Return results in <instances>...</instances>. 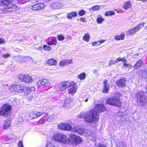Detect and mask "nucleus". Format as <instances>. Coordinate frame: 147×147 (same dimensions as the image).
<instances>
[{
    "mask_svg": "<svg viewBox=\"0 0 147 147\" xmlns=\"http://www.w3.org/2000/svg\"><path fill=\"white\" fill-rule=\"evenodd\" d=\"M78 117L80 118H84L85 121L88 123L94 126L99 120V115L97 112L91 110L87 112H82L78 115Z\"/></svg>",
    "mask_w": 147,
    "mask_h": 147,
    "instance_id": "f257e3e1",
    "label": "nucleus"
},
{
    "mask_svg": "<svg viewBox=\"0 0 147 147\" xmlns=\"http://www.w3.org/2000/svg\"><path fill=\"white\" fill-rule=\"evenodd\" d=\"M58 128L63 130L70 131L76 133L80 135H84V132L86 133V130L82 126L80 125H74L72 129L71 124L67 123H62L57 125Z\"/></svg>",
    "mask_w": 147,
    "mask_h": 147,
    "instance_id": "f03ea898",
    "label": "nucleus"
},
{
    "mask_svg": "<svg viewBox=\"0 0 147 147\" xmlns=\"http://www.w3.org/2000/svg\"><path fill=\"white\" fill-rule=\"evenodd\" d=\"M121 95L119 92H117L115 94V96L108 98L106 101L107 104L120 107L121 105V102L119 100V97Z\"/></svg>",
    "mask_w": 147,
    "mask_h": 147,
    "instance_id": "7ed1b4c3",
    "label": "nucleus"
},
{
    "mask_svg": "<svg viewBox=\"0 0 147 147\" xmlns=\"http://www.w3.org/2000/svg\"><path fill=\"white\" fill-rule=\"evenodd\" d=\"M52 139L59 142L67 144H69V140L67 137L60 133L53 135Z\"/></svg>",
    "mask_w": 147,
    "mask_h": 147,
    "instance_id": "20e7f679",
    "label": "nucleus"
},
{
    "mask_svg": "<svg viewBox=\"0 0 147 147\" xmlns=\"http://www.w3.org/2000/svg\"><path fill=\"white\" fill-rule=\"evenodd\" d=\"M144 94L142 91H140L136 94L137 102L141 106L145 105L146 103Z\"/></svg>",
    "mask_w": 147,
    "mask_h": 147,
    "instance_id": "39448f33",
    "label": "nucleus"
},
{
    "mask_svg": "<svg viewBox=\"0 0 147 147\" xmlns=\"http://www.w3.org/2000/svg\"><path fill=\"white\" fill-rule=\"evenodd\" d=\"M11 107L9 104H6L0 108V115L5 116L11 112Z\"/></svg>",
    "mask_w": 147,
    "mask_h": 147,
    "instance_id": "423d86ee",
    "label": "nucleus"
},
{
    "mask_svg": "<svg viewBox=\"0 0 147 147\" xmlns=\"http://www.w3.org/2000/svg\"><path fill=\"white\" fill-rule=\"evenodd\" d=\"M18 78L21 81L26 83H31L33 79L31 76L27 74H20L18 76Z\"/></svg>",
    "mask_w": 147,
    "mask_h": 147,
    "instance_id": "0eeeda50",
    "label": "nucleus"
},
{
    "mask_svg": "<svg viewBox=\"0 0 147 147\" xmlns=\"http://www.w3.org/2000/svg\"><path fill=\"white\" fill-rule=\"evenodd\" d=\"M68 81H64L61 83L56 88L58 91H63L69 88L72 84V82Z\"/></svg>",
    "mask_w": 147,
    "mask_h": 147,
    "instance_id": "6e6552de",
    "label": "nucleus"
},
{
    "mask_svg": "<svg viewBox=\"0 0 147 147\" xmlns=\"http://www.w3.org/2000/svg\"><path fill=\"white\" fill-rule=\"evenodd\" d=\"M144 23L142 22L136 26L135 27L132 28L128 30L126 33V34L129 35L134 34V33L139 30H140L144 26Z\"/></svg>",
    "mask_w": 147,
    "mask_h": 147,
    "instance_id": "1a4fd4ad",
    "label": "nucleus"
},
{
    "mask_svg": "<svg viewBox=\"0 0 147 147\" xmlns=\"http://www.w3.org/2000/svg\"><path fill=\"white\" fill-rule=\"evenodd\" d=\"M51 84L50 81L46 79L40 80L36 83V86L38 88H41L42 87L45 88Z\"/></svg>",
    "mask_w": 147,
    "mask_h": 147,
    "instance_id": "9d476101",
    "label": "nucleus"
},
{
    "mask_svg": "<svg viewBox=\"0 0 147 147\" xmlns=\"http://www.w3.org/2000/svg\"><path fill=\"white\" fill-rule=\"evenodd\" d=\"M16 89V92L19 93H28L29 92L31 91V88L23 85L17 84Z\"/></svg>",
    "mask_w": 147,
    "mask_h": 147,
    "instance_id": "9b49d317",
    "label": "nucleus"
},
{
    "mask_svg": "<svg viewBox=\"0 0 147 147\" xmlns=\"http://www.w3.org/2000/svg\"><path fill=\"white\" fill-rule=\"evenodd\" d=\"M69 138V141L75 145H78L82 142V139L80 137L74 134L71 135Z\"/></svg>",
    "mask_w": 147,
    "mask_h": 147,
    "instance_id": "f8f14e48",
    "label": "nucleus"
},
{
    "mask_svg": "<svg viewBox=\"0 0 147 147\" xmlns=\"http://www.w3.org/2000/svg\"><path fill=\"white\" fill-rule=\"evenodd\" d=\"M17 8V6L11 3L5 5L2 10L3 12H11L15 11Z\"/></svg>",
    "mask_w": 147,
    "mask_h": 147,
    "instance_id": "ddd939ff",
    "label": "nucleus"
},
{
    "mask_svg": "<svg viewBox=\"0 0 147 147\" xmlns=\"http://www.w3.org/2000/svg\"><path fill=\"white\" fill-rule=\"evenodd\" d=\"M45 7V4L44 3H39L34 4L32 6L31 9L34 11H37L43 9Z\"/></svg>",
    "mask_w": 147,
    "mask_h": 147,
    "instance_id": "4468645a",
    "label": "nucleus"
},
{
    "mask_svg": "<svg viewBox=\"0 0 147 147\" xmlns=\"http://www.w3.org/2000/svg\"><path fill=\"white\" fill-rule=\"evenodd\" d=\"M70 88L68 90V93L72 96H73L76 92L77 88L76 83L74 82H72V84L69 87Z\"/></svg>",
    "mask_w": 147,
    "mask_h": 147,
    "instance_id": "2eb2a0df",
    "label": "nucleus"
},
{
    "mask_svg": "<svg viewBox=\"0 0 147 147\" xmlns=\"http://www.w3.org/2000/svg\"><path fill=\"white\" fill-rule=\"evenodd\" d=\"M95 111L100 113L103 112L106 110V108L105 106L102 104H99L96 105L93 110Z\"/></svg>",
    "mask_w": 147,
    "mask_h": 147,
    "instance_id": "dca6fc26",
    "label": "nucleus"
},
{
    "mask_svg": "<svg viewBox=\"0 0 147 147\" xmlns=\"http://www.w3.org/2000/svg\"><path fill=\"white\" fill-rule=\"evenodd\" d=\"M43 113L41 112H32L29 113V118L30 119H32L40 116Z\"/></svg>",
    "mask_w": 147,
    "mask_h": 147,
    "instance_id": "f3484780",
    "label": "nucleus"
},
{
    "mask_svg": "<svg viewBox=\"0 0 147 147\" xmlns=\"http://www.w3.org/2000/svg\"><path fill=\"white\" fill-rule=\"evenodd\" d=\"M51 8L54 9H57L62 8L63 7L62 3L57 2L52 3L50 5Z\"/></svg>",
    "mask_w": 147,
    "mask_h": 147,
    "instance_id": "a211bd4d",
    "label": "nucleus"
},
{
    "mask_svg": "<svg viewBox=\"0 0 147 147\" xmlns=\"http://www.w3.org/2000/svg\"><path fill=\"white\" fill-rule=\"evenodd\" d=\"M103 85L104 86L102 89L103 92L104 93L108 92L110 87L109 85L107 83V80H105L104 81Z\"/></svg>",
    "mask_w": 147,
    "mask_h": 147,
    "instance_id": "6ab92c4d",
    "label": "nucleus"
},
{
    "mask_svg": "<svg viewBox=\"0 0 147 147\" xmlns=\"http://www.w3.org/2000/svg\"><path fill=\"white\" fill-rule=\"evenodd\" d=\"M126 81V80L124 78L121 79L117 82V84L119 87H125L126 86L125 82Z\"/></svg>",
    "mask_w": 147,
    "mask_h": 147,
    "instance_id": "aec40b11",
    "label": "nucleus"
},
{
    "mask_svg": "<svg viewBox=\"0 0 147 147\" xmlns=\"http://www.w3.org/2000/svg\"><path fill=\"white\" fill-rule=\"evenodd\" d=\"M71 103L72 101L71 98L66 99L64 102V104L63 106L65 108H68L71 106Z\"/></svg>",
    "mask_w": 147,
    "mask_h": 147,
    "instance_id": "412c9836",
    "label": "nucleus"
},
{
    "mask_svg": "<svg viewBox=\"0 0 147 147\" xmlns=\"http://www.w3.org/2000/svg\"><path fill=\"white\" fill-rule=\"evenodd\" d=\"M144 65V63L141 60H138L134 66L135 69H138Z\"/></svg>",
    "mask_w": 147,
    "mask_h": 147,
    "instance_id": "4be33fe9",
    "label": "nucleus"
},
{
    "mask_svg": "<svg viewBox=\"0 0 147 147\" xmlns=\"http://www.w3.org/2000/svg\"><path fill=\"white\" fill-rule=\"evenodd\" d=\"M47 63L49 65H55L57 64V61L53 59H48Z\"/></svg>",
    "mask_w": 147,
    "mask_h": 147,
    "instance_id": "5701e85b",
    "label": "nucleus"
},
{
    "mask_svg": "<svg viewBox=\"0 0 147 147\" xmlns=\"http://www.w3.org/2000/svg\"><path fill=\"white\" fill-rule=\"evenodd\" d=\"M72 63V59L70 60L67 59L65 60H63L61 61L59 63V65L61 66H63L69 63L70 64Z\"/></svg>",
    "mask_w": 147,
    "mask_h": 147,
    "instance_id": "b1692460",
    "label": "nucleus"
},
{
    "mask_svg": "<svg viewBox=\"0 0 147 147\" xmlns=\"http://www.w3.org/2000/svg\"><path fill=\"white\" fill-rule=\"evenodd\" d=\"M49 117L48 114H45L44 117L39 121V123L40 124H42L47 121V117Z\"/></svg>",
    "mask_w": 147,
    "mask_h": 147,
    "instance_id": "393cba45",
    "label": "nucleus"
},
{
    "mask_svg": "<svg viewBox=\"0 0 147 147\" xmlns=\"http://www.w3.org/2000/svg\"><path fill=\"white\" fill-rule=\"evenodd\" d=\"M131 5V4L130 1H126L124 3L123 8L125 9H127L130 8Z\"/></svg>",
    "mask_w": 147,
    "mask_h": 147,
    "instance_id": "a878e982",
    "label": "nucleus"
},
{
    "mask_svg": "<svg viewBox=\"0 0 147 147\" xmlns=\"http://www.w3.org/2000/svg\"><path fill=\"white\" fill-rule=\"evenodd\" d=\"M12 0H0V5H7L11 3Z\"/></svg>",
    "mask_w": 147,
    "mask_h": 147,
    "instance_id": "bb28decb",
    "label": "nucleus"
},
{
    "mask_svg": "<svg viewBox=\"0 0 147 147\" xmlns=\"http://www.w3.org/2000/svg\"><path fill=\"white\" fill-rule=\"evenodd\" d=\"M77 15V13L75 12H72L67 14V16L69 19H71L73 17H74Z\"/></svg>",
    "mask_w": 147,
    "mask_h": 147,
    "instance_id": "cd10ccee",
    "label": "nucleus"
},
{
    "mask_svg": "<svg viewBox=\"0 0 147 147\" xmlns=\"http://www.w3.org/2000/svg\"><path fill=\"white\" fill-rule=\"evenodd\" d=\"M125 34L122 33L120 35H117L115 36V39L117 40H123L124 39Z\"/></svg>",
    "mask_w": 147,
    "mask_h": 147,
    "instance_id": "c85d7f7f",
    "label": "nucleus"
},
{
    "mask_svg": "<svg viewBox=\"0 0 147 147\" xmlns=\"http://www.w3.org/2000/svg\"><path fill=\"white\" fill-rule=\"evenodd\" d=\"M24 59V62L27 63L32 62L33 61L32 58L30 56H25Z\"/></svg>",
    "mask_w": 147,
    "mask_h": 147,
    "instance_id": "c756f323",
    "label": "nucleus"
},
{
    "mask_svg": "<svg viewBox=\"0 0 147 147\" xmlns=\"http://www.w3.org/2000/svg\"><path fill=\"white\" fill-rule=\"evenodd\" d=\"M90 38V36L88 33L84 34V36L83 37L82 39L83 40L88 42Z\"/></svg>",
    "mask_w": 147,
    "mask_h": 147,
    "instance_id": "7c9ffc66",
    "label": "nucleus"
},
{
    "mask_svg": "<svg viewBox=\"0 0 147 147\" xmlns=\"http://www.w3.org/2000/svg\"><path fill=\"white\" fill-rule=\"evenodd\" d=\"M96 20L98 24H100L103 22L104 20V19L101 16L99 15L98 16Z\"/></svg>",
    "mask_w": 147,
    "mask_h": 147,
    "instance_id": "2f4dec72",
    "label": "nucleus"
},
{
    "mask_svg": "<svg viewBox=\"0 0 147 147\" xmlns=\"http://www.w3.org/2000/svg\"><path fill=\"white\" fill-rule=\"evenodd\" d=\"M8 88L11 92H16V85H10Z\"/></svg>",
    "mask_w": 147,
    "mask_h": 147,
    "instance_id": "473e14b6",
    "label": "nucleus"
},
{
    "mask_svg": "<svg viewBox=\"0 0 147 147\" xmlns=\"http://www.w3.org/2000/svg\"><path fill=\"white\" fill-rule=\"evenodd\" d=\"M86 74L84 72H82L78 75V78L81 80H84L86 78Z\"/></svg>",
    "mask_w": 147,
    "mask_h": 147,
    "instance_id": "72a5a7b5",
    "label": "nucleus"
},
{
    "mask_svg": "<svg viewBox=\"0 0 147 147\" xmlns=\"http://www.w3.org/2000/svg\"><path fill=\"white\" fill-rule=\"evenodd\" d=\"M11 123L9 121H5L3 125L4 128L5 129H7L11 126Z\"/></svg>",
    "mask_w": 147,
    "mask_h": 147,
    "instance_id": "f704fd0d",
    "label": "nucleus"
},
{
    "mask_svg": "<svg viewBox=\"0 0 147 147\" xmlns=\"http://www.w3.org/2000/svg\"><path fill=\"white\" fill-rule=\"evenodd\" d=\"M24 56H17L16 57V59H17L18 61L20 62H24Z\"/></svg>",
    "mask_w": 147,
    "mask_h": 147,
    "instance_id": "c9c22d12",
    "label": "nucleus"
},
{
    "mask_svg": "<svg viewBox=\"0 0 147 147\" xmlns=\"http://www.w3.org/2000/svg\"><path fill=\"white\" fill-rule=\"evenodd\" d=\"M43 48L44 50L48 51H49L51 49V47L46 45H43Z\"/></svg>",
    "mask_w": 147,
    "mask_h": 147,
    "instance_id": "e433bc0d",
    "label": "nucleus"
},
{
    "mask_svg": "<svg viewBox=\"0 0 147 147\" xmlns=\"http://www.w3.org/2000/svg\"><path fill=\"white\" fill-rule=\"evenodd\" d=\"M115 14V12L113 11H108L105 13V15L106 16H108L114 15Z\"/></svg>",
    "mask_w": 147,
    "mask_h": 147,
    "instance_id": "4c0bfd02",
    "label": "nucleus"
},
{
    "mask_svg": "<svg viewBox=\"0 0 147 147\" xmlns=\"http://www.w3.org/2000/svg\"><path fill=\"white\" fill-rule=\"evenodd\" d=\"M91 9L93 11H98L100 9V7L98 5H96L91 8Z\"/></svg>",
    "mask_w": 147,
    "mask_h": 147,
    "instance_id": "58836bf2",
    "label": "nucleus"
},
{
    "mask_svg": "<svg viewBox=\"0 0 147 147\" xmlns=\"http://www.w3.org/2000/svg\"><path fill=\"white\" fill-rule=\"evenodd\" d=\"M57 38L59 41H62L64 39V36L63 34L58 35L57 36Z\"/></svg>",
    "mask_w": 147,
    "mask_h": 147,
    "instance_id": "ea45409f",
    "label": "nucleus"
},
{
    "mask_svg": "<svg viewBox=\"0 0 147 147\" xmlns=\"http://www.w3.org/2000/svg\"><path fill=\"white\" fill-rule=\"evenodd\" d=\"M32 91V90H31V91L29 92L28 93H27V94H28L27 95V97L28 98V99L29 100H30L31 99H32L33 97L32 94H29V93L30 92H31Z\"/></svg>",
    "mask_w": 147,
    "mask_h": 147,
    "instance_id": "a19ab883",
    "label": "nucleus"
},
{
    "mask_svg": "<svg viewBox=\"0 0 147 147\" xmlns=\"http://www.w3.org/2000/svg\"><path fill=\"white\" fill-rule=\"evenodd\" d=\"M54 115H52L50 116L49 115H48L49 117H47V121H52V120H53V117Z\"/></svg>",
    "mask_w": 147,
    "mask_h": 147,
    "instance_id": "79ce46f5",
    "label": "nucleus"
},
{
    "mask_svg": "<svg viewBox=\"0 0 147 147\" xmlns=\"http://www.w3.org/2000/svg\"><path fill=\"white\" fill-rule=\"evenodd\" d=\"M116 63L115 61H113L112 60H110L109 63L108 65L111 66V65L113 64H115Z\"/></svg>",
    "mask_w": 147,
    "mask_h": 147,
    "instance_id": "37998d69",
    "label": "nucleus"
},
{
    "mask_svg": "<svg viewBox=\"0 0 147 147\" xmlns=\"http://www.w3.org/2000/svg\"><path fill=\"white\" fill-rule=\"evenodd\" d=\"M52 45H56L57 43V40L55 39H53L51 40Z\"/></svg>",
    "mask_w": 147,
    "mask_h": 147,
    "instance_id": "c03bdc74",
    "label": "nucleus"
},
{
    "mask_svg": "<svg viewBox=\"0 0 147 147\" xmlns=\"http://www.w3.org/2000/svg\"><path fill=\"white\" fill-rule=\"evenodd\" d=\"M85 13V11L83 10H81L78 12L79 15L80 16H82Z\"/></svg>",
    "mask_w": 147,
    "mask_h": 147,
    "instance_id": "a18cd8bd",
    "label": "nucleus"
},
{
    "mask_svg": "<svg viewBox=\"0 0 147 147\" xmlns=\"http://www.w3.org/2000/svg\"><path fill=\"white\" fill-rule=\"evenodd\" d=\"M18 145L19 147H24L23 142L20 140H19Z\"/></svg>",
    "mask_w": 147,
    "mask_h": 147,
    "instance_id": "49530a36",
    "label": "nucleus"
},
{
    "mask_svg": "<svg viewBox=\"0 0 147 147\" xmlns=\"http://www.w3.org/2000/svg\"><path fill=\"white\" fill-rule=\"evenodd\" d=\"M46 147H55V146L51 144L50 143H48L46 146Z\"/></svg>",
    "mask_w": 147,
    "mask_h": 147,
    "instance_id": "de8ad7c7",
    "label": "nucleus"
},
{
    "mask_svg": "<svg viewBox=\"0 0 147 147\" xmlns=\"http://www.w3.org/2000/svg\"><path fill=\"white\" fill-rule=\"evenodd\" d=\"M126 144H123L122 142H120L118 145V147H126Z\"/></svg>",
    "mask_w": 147,
    "mask_h": 147,
    "instance_id": "09e8293b",
    "label": "nucleus"
},
{
    "mask_svg": "<svg viewBox=\"0 0 147 147\" xmlns=\"http://www.w3.org/2000/svg\"><path fill=\"white\" fill-rule=\"evenodd\" d=\"M10 55L9 54H4L3 55V58H7L8 57L10 56Z\"/></svg>",
    "mask_w": 147,
    "mask_h": 147,
    "instance_id": "8fccbe9b",
    "label": "nucleus"
},
{
    "mask_svg": "<svg viewBox=\"0 0 147 147\" xmlns=\"http://www.w3.org/2000/svg\"><path fill=\"white\" fill-rule=\"evenodd\" d=\"M5 42V40L2 38H0V44H3Z\"/></svg>",
    "mask_w": 147,
    "mask_h": 147,
    "instance_id": "3c124183",
    "label": "nucleus"
},
{
    "mask_svg": "<svg viewBox=\"0 0 147 147\" xmlns=\"http://www.w3.org/2000/svg\"><path fill=\"white\" fill-rule=\"evenodd\" d=\"M106 40L102 39L98 41V42L99 43V45H100L102 43L104 42Z\"/></svg>",
    "mask_w": 147,
    "mask_h": 147,
    "instance_id": "603ef678",
    "label": "nucleus"
},
{
    "mask_svg": "<svg viewBox=\"0 0 147 147\" xmlns=\"http://www.w3.org/2000/svg\"><path fill=\"white\" fill-rule=\"evenodd\" d=\"M88 97H86V98H85V97H83L82 98L84 99L83 100L85 101V102H87L88 99Z\"/></svg>",
    "mask_w": 147,
    "mask_h": 147,
    "instance_id": "864d4df0",
    "label": "nucleus"
},
{
    "mask_svg": "<svg viewBox=\"0 0 147 147\" xmlns=\"http://www.w3.org/2000/svg\"><path fill=\"white\" fill-rule=\"evenodd\" d=\"M115 61L116 63H117L118 62H119L121 61V58H120V57L118 58H117Z\"/></svg>",
    "mask_w": 147,
    "mask_h": 147,
    "instance_id": "5fc2aeb1",
    "label": "nucleus"
},
{
    "mask_svg": "<svg viewBox=\"0 0 147 147\" xmlns=\"http://www.w3.org/2000/svg\"><path fill=\"white\" fill-rule=\"evenodd\" d=\"M94 147H107V146L104 144H101L97 146H95Z\"/></svg>",
    "mask_w": 147,
    "mask_h": 147,
    "instance_id": "6e6d98bb",
    "label": "nucleus"
},
{
    "mask_svg": "<svg viewBox=\"0 0 147 147\" xmlns=\"http://www.w3.org/2000/svg\"><path fill=\"white\" fill-rule=\"evenodd\" d=\"M98 41L97 42H94L92 43V45L93 46H95L96 45H98Z\"/></svg>",
    "mask_w": 147,
    "mask_h": 147,
    "instance_id": "4d7b16f0",
    "label": "nucleus"
},
{
    "mask_svg": "<svg viewBox=\"0 0 147 147\" xmlns=\"http://www.w3.org/2000/svg\"><path fill=\"white\" fill-rule=\"evenodd\" d=\"M125 67H130L131 66V65L129 63H127L124 66Z\"/></svg>",
    "mask_w": 147,
    "mask_h": 147,
    "instance_id": "13d9d810",
    "label": "nucleus"
},
{
    "mask_svg": "<svg viewBox=\"0 0 147 147\" xmlns=\"http://www.w3.org/2000/svg\"><path fill=\"white\" fill-rule=\"evenodd\" d=\"M40 0H32V3H35L38 2Z\"/></svg>",
    "mask_w": 147,
    "mask_h": 147,
    "instance_id": "bf43d9fd",
    "label": "nucleus"
},
{
    "mask_svg": "<svg viewBox=\"0 0 147 147\" xmlns=\"http://www.w3.org/2000/svg\"><path fill=\"white\" fill-rule=\"evenodd\" d=\"M126 61V59L124 58H121V61H122L123 62Z\"/></svg>",
    "mask_w": 147,
    "mask_h": 147,
    "instance_id": "052dcab7",
    "label": "nucleus"
},
{
    "mask_svg": "<svg viewBox=\"0 0 147 147\" xmlns=\"http://www.w3.org/2000/svg\"><path fill=\"white\" fill-rule=\"evenodd\" d=\"M92 72L94 73H95L97 72V70L96 69H94L92 70Z\"/></svg>",
    "mask_w": 147,
    "mask_h": 147,
    "instance_id": "680f3d73",
    "label": "nucleus"
},
{
    "mask_svg": "<svg viewBox=\"0 0 147 147\" xmlns=\"http://www.w3.org/2000/svg\"><path fill=\"white\" fill-rule=\"evenodd\" d=\"M47 44H48V45H52L51 41H49L48 42H47Z\"/></svg>",
    "mask_w": 147,
    "mask_h": 147,
    "instance_id": "e2e57ef3",
    "label": "nucleus"
},
{
    "mask_svg": "<svg viewBox=\"0 0 147 147\" xmlns=\"http://www.w3.org/2000/svg\"><path fill=\"white\" fill-rule=\"evenodd\" d=\"M37 49L41 51L42 50V48L41 47H39L37 48Z\"/></svg>",
    "mask_w": 147,
    "mask_h": 147,
    "instance_id": "0e129e2a",
    "label": "nucleus"
},
{
    "mask_svg": "<svg viewBox=\"0 0 147 147\" xmlns=\"http://www.w3.org/2000/svg\"><path fill=\"white\" fill-rule=\"evenodd\" d=\"M90 136V139L92 140V141H94L95 140V137L94 138V137H93L92 138V137L91 136Z\"/></svg>",
    "mask_w": 147,
    "mask_h": 147,
    "instance_id": "69168bd1",
    "label": "nucleus"
},
{
    "mask_svg": "<svg viewBox=\"0 0 147 147\" xmlns=\"http://www.w3.org/2000/svg\"><path fill=\"white\" fill-rule=\"evenodd\" d=\"M140 55H141V54L140 53H136L135 54V56H140Z\"/></svg>",
    "mask_w": 147,
    "mask_h": 147,
    "instance_id": "338daca9",
    "label": "nucleus"
},
{
    "mask_svg": "<svg viewBox=\"0 0 147 147\" xmlns=\"http://www.w3.org/2000/svg\"><path fill=\"white\" fill-rule=\"evenodd\" d=\"M126 62H127V61H124V62H123V66H124L125 65L127 64Z\"/></svg>",
    "mask_w": 147,
    "mask_h": 147,
    "instance_id": "774afa93",
    "label": "nucleus"
}]
</instances>
